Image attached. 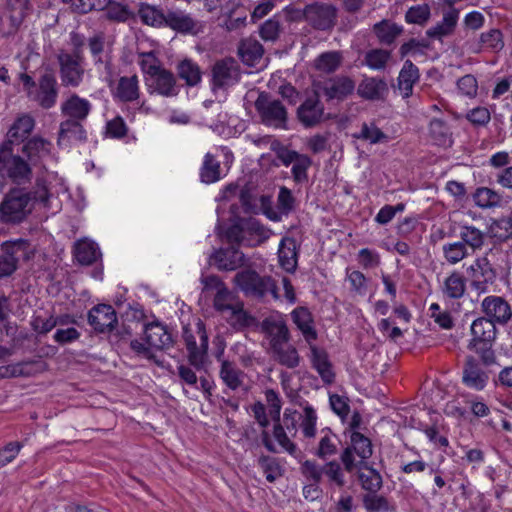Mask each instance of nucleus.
<instances>
[{
  "label": "nucleus",
  "mask_w": 512,
  "mask_h": 512,
  "mask_svg": "<svg viewBox=\"0 0 512 512\" xmlns=\"http://www.w3.org/2000/svg\"><path fill=\"white\" fill-rule=\"evenodd\" d=\"M106 36L103 32L94 33L87 39V45L95 65H110V59L104 58Z\"/></svg>",
  "instance_id": "obj_46"
},
{
  "label": "nucleus",
  "mask_w": 512,
  "mask_h": 512,
  "mask_svg": "<svg viewBox=\"0 0 512 512\" xmlns=\"http://www.w3.org/2000/svg\"><path fill=\"white\" fill-rule=\"evenodd\" d=\"M343 60L344 57L341 51H327L316 57L314 67L322 73L332 74L340 68Z\"/></svg>",
  "instance_id": "obj_38"
},
{
  "label": "nucleus",
  "mask_w": 512,
  "mask_h": 512,
  "mask_svg": "<svg viewBox=\"0 0 512 512\" xmlns=\"http://www.w3.org/2000/svg\"><path fill=\"white\" fill-rule=\"evenodd\" d=\"M264 54L263 45L255 38L242 39L238 45V55L242 62L248 66H256Z\"/></svg>",
  "instance_id": "obj_32"
},
{
  "label": "nucleus",
  "mask_w": 512,
  "mask_h": 512,
  "mask_svg": "<svg viewBox=\"0 0 512 512\" xmlns=\"http://www.w3.org/2000/svg\"><path fill=\"white\" fill-rule=\"evenodd\" d=\"M293 322L301 331L304 339L311 344L317 339V332L314 328V320L312 313L306 307H297L291 313Z\"/></svg>",
  "instance_id": "obj_31"
},
{
  "label": "nucleus",
  "mask_w": 512,
  "mask_h": 512,
  "mask_svg": "<svg viewBox=\"0 0 512 512\" xmlns=\"http://www.w3.org/2000/svg\"><path fill=\"white\" fill-rule=\"evenodd\" d=\"M31 193L21 188H12L0 203V221L16 225L26 220L32 212Z\"/></svg>",
  "instance_id": "obj_4"
},
{
  "label": "nucleus",
  "mask_w": 512,
  "mask_h": 512,
  "mask_svg": "<svg viewBox=\"0 0 512 512\" xmlns=\"http://www.w3.org/2000/svg\"><path fill=\"white\" fill-rule=\"evenodd\" d=\"M479 42L483 47L495 52L502 50L504 47L503 34L499 29H491L488 32L481 33Z\"/></svg>",
  "instance_id": "obj_61"
},
{
  "label": "nucleus",
  "mask_w": 512,
  "mask_h": 512,
  "mask_svg": "<svg viewBox=\"0 0 512 512\" xmlns=\"http://www.w3.org/2000/svg\"><path fill=\"white\" fill-rule=\"evenodd\" d=\"M309 345L312 367L318 372L324 383H333L335 379V373L332 370V364L329 361L327 352L322 348H318L317 346L312 345V343Z\"/></svg>",
  "instance_id": "obj_29"
},
{
  "label": "nucleus",
  "mask_w": 512,
  "mask_h": 512,
  "mask_svg": "<svg viewBox=\"0 0 512 512\" xmlns=\"http://www.w3.org/2000/svg\"><path fill=\"white\" fill-rule=\"evenodd\" d=\"M430 7L427 4L410 7L406 14L405 20L408 23L423 25L430 18Z\"/></svg>",
  "instance_id": "obj_64"
},
{
  "label": "nucleus",
  "mask_w": 512,
  "mask_h": 512,
  "mask_svg": "<svg viewBox=\"0 0 512 512\" xmlns=\"http://www.w3.org/2000/svg\"><path fill=\"white\" fill-rule=\"evenodd\" d=\"M462 243L465 246L471 247L473 250L479 249L483 246L485 240V233L474 226H463L460 231Z\"/></svg>",
  "instance_id": "obj_53"
},
{
  "label": "nucleus",
  "mask_w": 512,
  "mask_h": 512,
  "mask_svg": "<svg viewBox=\"0 0 512 512\" xmlns=\"http://www.w3.org/2000/svg\"><path fill=\"white\" fill-rule=\"evenodd\" d=\"M35 126V120L30 115L24 114L18 117L7 133V139L12 146H18L28 138Z\"/></svg>",
  "instance_id": "obj_33"
},
{
  "label": "nucleus",
  "mask_w": 512,
  "mask_h": 512,
  "mask_svg": "<svg viewBox=\"0 0 512 512\" xmlns=\"http://www.w3.org/2000/svg\"><path fill=\"white\" fill-rule=\"evenodd\" d=\"M488 380L489 375L482 369L479 362L473 356H468L463 368V383L471 389L481 391L487 385Z\"/></svg>",
  "instance_id": "obj_21"
},
{
  "label": "nucleus",
  "mask_w": 512,
  "mask_h": 512,
  "mask_svg": "<svg viewBox=\"0 0 512 512\" xmlns=\"http://www.w3.org/2000/svg\"><path fill=\"white\" fill-rule=\"evenodd\" d=\"M475 204L483 209L500 206L502 202L501 195L487 187H479L473 193Z\"/></svg>",
  "instance_id": "obj_48"
},
{
  "label": "nucleus",
  "mask_w": 512,
  "mask_h": 512,
  "mask_svg": "<svg viewBox=\"0 0 512 512\" xmlns=\"http://www.w3.org/2000/svg\"><path fill=\"white\" fill-rule=\"evenodd\" d=\"M321 432L324 435L319 440L315 455L318 458L325 460L337 454L338 437L331 431L330 428H325Z\"/></svg>",
  "instance_id": "obj_44"
},
{
  "label": "nucleus",
  "mask_w": 512,
  "mask_h": 512,
  "mask_svg": "<svg viewBox=\"0 0 512 512\" xmlns=\"http://www.w3.org/2000/svg\"><path fill=\"white\" fill-rule=\"evenodd\" d=\"M246 374L238 366L229 360H222L219 369V378L231 391L236 392L245 385Z\"/></svg>",
  "instance_id": "obj_28"
},
{
  "label": "nucleus",
  "mask_w": 512,
  "mask_h": 512,
  "mask_svg": "<svg viewBox=\"0 0 512 512\" xmlns=\"http://www.w3.org/2000/svg\"><path fill=\"white\" fill-rule=\"evenodd\" d=\"M315 91L325 97L327 102H342L353 95L355 81L346 75H337L320 81L314 85Z\"/></svg>",
  "instance_id": "obj_10"
},
{
  "label": "nucleus",
  "mask_w": 512,
  "mask_h": 512,
  "mask_svg": "<svg viewBox=\"0 0 512 512\" xmlns=\"http://www.w3.org/2000/svg\"><path fill=\"white\" fill-rule=\"evenodd\" d=\"M165 27L182 34L197 35L203 32V24L183 11H168Z\"/></svg>",
  "instance_id": "obj_20"
},
{
  "label": "nucleus",
  "mask_w": 512,
  "mask_h": 512,
  "mask_svg": "<svg viewBox=\"0 0 512 512\" xmlns=\"http://www.w3.org/2000/svg\"><path fill=\"white\" fill-rule=\"evenodd\" d=\"M418 67L411 61L406 60L397 78V88L403 98H409L413 94L414 84L419 80Z\"/></svg>",
  "instance_id": "obj_30"
},
{
  "label": "nucleus",
  "mask_w": 512,
  "mask_h": 512,
  "mask_svg": "<svg viewBox=\"0 0 512 512\" xmlns=\"http://www.w3.org/2000/svg\"><path fill=\"white\" fill-rule=\"evenodd\" d=\"M138 15L143 24L152 27H165L167 13L162 9L148 3H140Z\"/></svg>",
  "instance_id": "obj_40"
},
{
  "label": "nucleus",
  "mask_w": 512,
  "mask_h": 512,
  "mask_svg": "<svg viewBox=\"0 0 512 512\" xmlns=\"http://www.w3.org/2000/svg\"><path fill=\"white\" fill-rule=\"evenodd\" d=\"M150 88L159 95L165 97H174L179 93V86L177 85L175 75L163 68L162 66L151 77Z\"/></svg>",
  "instance_id": "obj_25"
},
{
  "label": "nucleus",
  "mask_w": 512,
  "mask_h": 512,
  "mask_svg": "<svg viewBox=\"0 0 512 512\" xmlns=\"http://www.w3.org/2000/svg\"><path fill=\"white\" fill-rule=\"evenodd\" d=\"M357 139H362L371 144L388 142L389 137L378 128L375 123H363L358 134H354Z\"/></svg>",
  "instance_id": "obj_51"
},
{
  "label": "nucleus",
  "mask_w": 512,
  "mask_h": 512,
  "mask_svg": "<svg viewBox=\"0 0 512 512\" xmlns=\"http://www.w3.org/2000/svg\"><path fill=\"white\" fill-rule=\"evenodd\" d=\"M491 233L500 240L512 237V212L507 217L494 220L490 225Z\"/></svg>",
  "instance_id": "obj_62"
},
{
  "label": "nucleus",
  "mask_w": 512,
  "mask_h": 512,
  "mask_svg": "<svg viewBox=\"0 0 512 512\" xmlns=\"http://www.w3.org/2000/svg\"><path fill=\"white\" fill-rule=\"evenodd\" d=\"M391 58V51L381 48L368 50L364 55L363 64L372 70H384Z\"/></svg>",
  "instance_id": "obj_50"
},
{
  "label": "nucleus",
  "mask_w": 512,
  "mask_h": 512,
  "mask_svg": "<svg viewBox=\"0 0 512 512\" xmlns=\"http://www.w3.org/2000/svg\"><path fill=\"white\" fill-rule=\"evenodd\" d=\"M177 75L189 87L197 86L202 80V71L197 63L191 59H184L177 64Z\"/></svg>",
  "instance_id": "obj_39"
},
{
  "label": "nucleus",
  "mask_w": 512,
  "mask_h": 512,
  "mask_svg": "<svg viewBox=\"0 0 512 512\" xmlns=\"http://www.w3.org/2000/svg\"><path fill=\"white\" fill-rule=\"evenodd\" d=\"M458 19L459 10L449 6V9L443 12L442 20L426 30V36L442 42L445 37H449L455 32Z\"/></svg>",
  "instance_id": "obj_22"
},
{
  "label": "nucleus",
  "mask_w": 512,
  "mask_h": 512,
  "mask_svg": "<svg viewBox=\"0 0 512 512\" xmlns=\"http://www.w3.org/2000/svg\"><path fill=\"white\" fill-rule=\"evenodd\" d=\"M0 173L17 185L30 183L33 177L30 162L15 153L10 141H3L0 145Z\"/></svg>",
  "instance_id": "obj_3"
},
{
  "label": "nucleus",
  "mask_w": 512,
  "mask_h": 512,
  "mask_svg": "<svg viewBox=\"0 0 512 512\" xmlns=\"http://www.w3.org/2000/svg\"><path fill=\"white\" fill-rule=\"evenodd\" d=\"M281 30L280 16L274 15L259 27V34L264 41L275 42L279 38Z\"/></svg>",
  "instance_id": "obj_54"
},
{
  "label": "nucleus",
  "mask_w": 512,
  "mask_h": 512,
  "mask_svg": "<svg viewBox=\"0 0 512 512\" xmlns=\"http://www.w3.org/2000/svg\"><path fill=\"white\" fill-rule=\"evenodd\" d=\"M482 308L489 320L493 323L506 324L512 317V310L508 302L499 296H488L482 302Z\"/></svg>",
  "instance_id": "obj_23"
},
{
  "label": "nucleus",
  "mask_w": 512,
  "mask_h": 512,
  "mask_svg": "<svg viewBox=\"0 0 512 512\" xmlns=\"http://www.w3.org/2000/svg\"><path fill=\"white\" fill-rule=\"evenodd\" d=\"M210 261L221 271H234L245 266L248 259L238 247L231 245L214 251Z\"/></svg>",
  "instance_id": "obj_17"
},
{
  "label": "nucleus",
  "mask_w": 512,
  "mask_h": 512,
  "mask_svg": "<svg viewBox=\"0 0 512 512\" xmlns=\"http://www.w3.org/2000/svg\"><path fill=\"white\" fill-rule=\"evenodd\" d=\"M275 360L287 368H295L299 365L300 357L295 347L292 345H280L271 349Z\"/></svg>",
  "instance_id": "obj_47"
},
{
  "label": "nucleus",
  "mask_w": 512,
  "mask_h": 512,
  "mask_svg": "<svg viewBox=\"0 0 512 512\" xmlns=\"http://www.w3.org/2000/svg\"><path fill=\"white\" fill-rule=\"evenodd\" d=\"M254 106L261 123L265 126L276 129L287 127V109L279 99L274 98L270 93L260 92Z\"/></svg>",
  "instance_id": "obj_6"
},
{
  "label": "nucleus",
  "mask_w": 512,
  "mask_h": 512,
  "mask_svg": "<svg viewBox=\"0 0 512 512\" xmlns=\"http://www.w3.org/2000/svg\"><path fill=\"white\" fill-rule=\"evenodd\" d=\"M144 340L147 345L157 350H165L173 346L171 334L166 326L159 322H151L144 325Z\"/></svg>",
  "instance_id": "obj_26"
},
{
  "label": "nucleus",
  "mask_w": 512,
  "mask_h": 512,
  "mask_svg": "<svg viewBox=\"0 0 512 512\" xmlns=\"http://www.w3.org/2000/svg\"><path fill=\"white\" fill-rule=\"evenodd\" d=\"M235 284L248 296L263 298L268 293L278 298L277 286L271 276H261L255 270L245 269L234 276Z\"/></svg>",
  "instance_id": "obj_7"
},
{
  "label": "nucleus",
  "mask_w": 512,
  "mask_h": 512,
  "mask_svg": "<svg viewBox=\"0 0 512 512\" xmlns=\"http://www.w3.org/2000/svg\"><path fill=\"white\" fill-rule=\"evenodd\" d=\"M312 165V159L306 155L301 154L299 158L293 163L291 173L295 183H305L308 181V169Z\"/></svg>",
  "instance_id": "obj_57"
},
{
  "label": "nucleus",
  "mask_w": 512,
  "mask_h": 512,
  "mask_svg": "<svg viewBox=\"0 0 512 512\" xmlns=\"http://www.w3.org/2000/svg\"><path fill=\"white\" fill-rule=\"evenodd\" d=\"M116 96L123 102L136 101L139 98L138 77H121L116 88Z\"/></svg>",
  "instance_id": "obj_42"
},
{
  "label": "nucleus",
  "mask_w": 512,
  "mask_h": 512,
  "mask_svg": "<svg viewBox=\"0 0 512 512\" xmlns=\"http://www.w3.org/2000/svg\"><path fill=\"white\" fill-rule=\"evenodd\" d=\"M304 19L317 30H329L336 22L337 9L331 4L313 3L304 8Z\"/></svg>",
  "instance_id": "obj_12"
},
{
  "label": "nucleus",
  "mask_w": 512,
  "mask_h": 512,
  "mask_svg": "<svg viewBox=\"0 0 512 512\" xmlns=\"http://www.w3.org/2000/svg\"><path fill=\"white\" fill-rule=\"evenodd\" d=\"M304 415L301 421V428L303 435L306 438H313L316 435V422H317V414L314 408L308 403L305 402L303 405Z\"/></svg>",
  "instance_id": "obj_55"
},
{
  "label": "nucleus",
  "mask_w": 512,
  "mask_h": 512,
  "mask_svg": "<svg viewBox=\"0 0 512 512\" xmlns=\"http://www.w3.org/2000/svg\"><path fill=\"white\" fill-rule=\"evenodd\" d=\"M350 441L351 444L347 446L340 455L344 470L348 473H352L356 470L359 461L366 462L373 454L370 439L360 432H352Z\"/></svg>",
  "instance_id": "obj_8"
},
{
  "label": "nucleus",
  "mask_w": 512,
  "mask_h": 512,
  "mask_svg": "<svg viewBox=\"0 0 512 512\" xmlns=\"http://www.w3.org/2000/svg\"><path fill=\"white\" fill-rule=\"evenodd\" d=\"M243 223L244 234L254 235L257 237L255 244L265 242L271 235V231L264 227L257 219L253 217L241 218Z\"/></svg>",
  "instance_id": "obj_52"
},
{
  "label": "nucleus",
  "mask_w": 512,
  "mask_h": 512,
  "mask_svg": "<svg viewBox=\"0 0 512 512\" xmlns=\"http://www.w3.org/2000/svg\"><path fill=\"white\" fill-rule=\"evenodd\" d=\"M17 80L22 85V91L28 101L35 103L43 110L55 107L60 86L53 68H45L37 80L26 72L19 73Z\"/></svg>",
  "instance_id": "obj_1"
},
{
  "label": "nucleus",
  "mask_w": 512,
  "mask_h": 512,
  "mask_svg": "<svg viewBox=\"0 0 512 512\" xmlns=\"http://www.w3.org/2000/svg\"><path fill=\"white\" fill-rule=\"evenodd\" d=\"M241 79V68L232 57H225L215 61L211 67L212 91L225 90Z\"/></svg>",
  "instance_id": "obj_9"
},
{
  "label": "nucleus",
  "mask_w": 512,
  "mask_h": 512,
  "mask_svg": "<svg viewBox=\"0 0 512 512\" xmlns=\"http://www.w3.org/2000/svg\"><path fill=\"white\" fill-rule=\"evenodd\" d=\"M61 85L64 87H78L85 74L83 67L84 58H77L68 52H61L57 55Z\"/></svg>",
  "instance_id": "obj_11"
},
{
  "label": "nucleus",
  "mask_w": 512,
  "mask_h": 512,
  "mask_svg": "<svg viewBox=\"0 0 512 512\" xmlns=\"http://www.w3.org/2000/svg\"><path fill=\"white\" fill-rule=\"evenodd\" d=\"M431 139L436 145L448 146L452 144V133L447 123L441 119L434 118L429 125Z\"/></svg>",
  "instance_id": "obj_45"
},
{
  "label": "nucleus",
  "mask_w": 512,
  "mask_h": 512,
  "mask_svg": "<svg viewBox=\"0 0 512 512\" xmlns=\"http://www.w3.org/2000/svg\"><path fill=\"white\" fill-rule=\"evenodd\" d=\"M106 10V18L114 22H126L128 19L134 17L127 5L110 0V4L104 9Z\"/></svg>",
  "instance_id": "obj_58"
},
{
  "label": "nucleus",
  "mask_w": 512,
  "mask_h": 512,
  "mask_svg": "<svg viewBox=\"0 0 512 512\" xmlns=\"http://www.w3.org/2000/svg\"><path fill=\"white\" fill-rule=\"evenodd\" d=\"M429 48V43L425 40H417L415 38L403 43L399 48L401 59L406 56L424 55L425 50Z\"/></svg>",
  "instance_id": "obj_63"
},
{
  "label": "nucleus",
  "mask_w": 512,
  "mask_h": 512,
  "mask_svg": "<svg viewBox=\"0 0 512 512\" xmlns=\"http://www.w3.org/2000/svg\"><path fill=\"white\" fill-rule=\"evenodd\" d=\"M280 266L287 272L293 273L297 268V251L295 241L288 239L282 240L278 250Z\"/></svg>",
  "instance_id": "obj_41"
},
{
  "label": "nucleus",
  "mask_w": 512,
  "mask_h": 512,
  "mask_svg": "<svg viewBox=\"0 0 512 512\" xmlns=\"http://www.w3.org/2000/svg\"><path fill=\"white\" fill-rule=\"evenodd\" d=\"M87 140V132L82 122L74 119H66L60 123L57 145L61 148H68L77 143H84Z\"/></svg>",
  "instance_id": "obj_18"
},
{
  "label": "nucleus",
  "mask_w": 512,
  "mask_h": 512,
  "mask_svg": "<svg viewBox=\"0 0 512 512\" xmlns=\"http://www.w3.org/2000/svg\"><path fill=\"white\" fill-rule=\"evenodd\" d=\"M297 118L305 128H312L326 120L325 109L320 95L314 90L297 108Z\"/></svg>",
  "instance_id": "obj_13"
},
{
  "label": "nucleus",
  "mask_w": 512,
  "mask_h": 512,
  "mask_svg": "<svg viewBox=\"0 0 512 512\" xmlns=\"http://www.w3.org/2000/svg\"><path fill=\"white\" fill-rule=\"evenodd\" d=\"M73 255L79 264L89 266L101 257V252L95 242L81 239L74 244Z\"/></svg>",
  "instance_id": "obj_34"
},
{
  "label": "nucleus",
  "mask_w": 512,
  "mask_h": 512,
  "mask_svg": "<svg viewBox=\"0 0 512 512\" xmlns=\"http://www.w3.org/2000/svg\"><path fill=\"white\" fill-rule=\"evenodd\" d=\"M258 464L262 468L268 482L273 483L277 478L282 476V469L277 459L262 455L258 459Z\"/></svg>",
  "instance_id": "obj_56"
},
{
  "label": "nucleus",
  "mask_w": 512,
  "mask_h": 512,
  "mask_svg": "<svg viewBox=\"0 0 512 512\" xmlns=\"http://www.w3.org/2000/svg\"><path fill=\"white\" fill-rule=\"evenodd\" d=\"M442 291L450 299H460L466 291V278L458 271L452 272L445 279Z\"/></svg>",
  "instance_id": "obj_43"
},
{
  "label": "nucleus",
  "mask_w": 512,
  "mask_h": 512,
  "mask_svg": "<svg viewBox=\"0 0 512 512\" xmlns=\"http://www.w3.org/2000/svg\"><path fill=\"white\" fill-rule=\"evenodd\" d=\"M363 505L368 512H387L390 509L387 498L377 492L365 494Z\"/></svg>",
  "instance_id": "obj_60"
},
{
  "label": "nucleus",
  "mask_w": 512,
  "mask_h": 512,
  "mask_svg": "<svg viewBox=\"0 0 512 512\" xmlns=\"http://www.w3.org/2000/svg\"><path fill=\"white\" fill-rule=\"evenodd\" d=\"M472 339L468 345L469 349L475 350L480 355L485 366L496 362V356L492 349L496 338V327L492 320L480 317L471 324Z\"/></svg>",
  "instance_id": "obj_2"
},
{
  "label": "nucleus",
  "mask_w": 512,
  "mask_h": 512,
  "mask_svg": "<svg viewBox=\"0 0 512 512\" xmlns=\"http://www.w3.org/2000/svg\"><path fill=\"white\" fill-rule=\"evenodd\" d=\"M443 254L448 263L456 264L468 255V250L465 243L454 242L443 246Z\"/></svg>",
  "instance_id": "obj_59"
},
{
  "label": "nucleus",
  "mask_w": 512,
  "mask_h": 512,
  "mask_svg": "<svg viewBox=\"0 0 512 512\" xmlns=\"http://www.w3.org/2000/svg\"><path fill=\"white\" fill-rule=\"evenodd\" d=\"M261 330L270 339L271 349L287 344L290 339L289 329L285 321L280 318H265L261 323Z\"/></svg>",
  "instance_id": "obj_24"
},
{
  "label": "nucleus",
  "mask_w": 512,
  "mask_h": 512,
  "mask_svg": "<svg viewBox=\"0 0 512 512\" xmlns=\"http://www.w3.org/2000/svg\"><path fill=\"white\" fill-rule=\"evenodd\" d=\"M29 245V241L22 238L2 243V254H0V278L9 277L17 270L18 258L15 254L20 250H27Z\"/></svg>",
  "instance_id": "obj_16"
},
{
  "label": "nucleus",
  "mask_w": 512,
  "mask_h": 512,
  "mask_svg": "<svg viewBox=\"0 0 512 512\" xmlns=\"http://www.w3.org/2000/svg\"><path fill=\"white\" fill-rule=\"evenodd\" d=\"M220 162L211 153H207L200 171V178L203 183L211 184L220 179Z\"/></svg>",
  "instance_id": "obj_49"
},
{
  "label": "nucleus",
  "mask_w": 512,
  "mask_h": 512,
  "mask_svg": "<svg viewBox=\"0 0 512 512\" xmlns=\"http://www.w3.org/2000/svg\"><path fill=\"white\" fill-rule=\"evenodd\" d=\"M389 87L384 78L365 76L357 86V94L368 101H385Z\"/></svg>",
  "instance_id": "obj_19"
},
{
  "label": "nucleus",
  "mask_w": 512,
  "mask_h": 512,
  "mask_svg": "<svg viewBox=\"0 0 512 512\" xmlns=\"http://www.w3.org/2000/svg\"><path fill=\"white\" fill-rule=\"evenodd\" d=\"M373 32L380 44L391 46L396 39L403 33V27L391 22L390 20H382L373 26Z\"/></svg>",
  "instance_id": "obj_37"
},
{
  "label": "nucleus",
  "mask_w": 512,
  "mask_h": 512,
  "mask_svg": "<svg viewBox=\"0 0 512 512\" xmlns=\"http://www.w3.org/2000/svg\"><path fill=\"white\" fill-rule=\"evenodd\" d=\"M91 108V103L87 99L81 98L73 93L62 102L61 113L63 116L67 117V119L83 122L88 117Z\"/></svg>",
  "instance_id": "obj_27"
},
{
  "label": "nucleus",
  "mask_w": 512,
  "mask_h": 512,
  "mask_svg": "<svg viewBox=\"0 0 512 512\" xmlns=\"http://www.w3.org/2000/svg\"><path fill=\"white\" fill-rule=\"evenodd\" d=\"M88 323L97 333H113L118 325L115 309L108 304H98L88 312Z\"/></svg>",
  "instance_id": "obj_14"
},
{
  "label": "nucleus",
  "mask_w": 512,
  "mask_h": 512,
  "mask_svg": "<svg viewBox=\"0 0 512 512\" xmlns=\"http://www.w3.org/2000/svg\"><path fill=\"white\" fill-rule=\"evenodd\" d=\"M51 143L39 136L30 138L21 148L31 165H35L41 158L50 154Z\"/></svg>",
  "instance_id": "obj_36"
},
{
  "label": "nucleus",
  "mask_w": 512,
  "mask_h": 512,
  "mask_svg": "<svg viewBox=\"0 0 512 512\" xmlns=\"http://www.w3.org/2000/svg\"><path fill=\"white\" fill-rule=\"evenodd\" d=\"M356 469L358 470L357 476L361 487L368 491V493L378 492L382 488V476L376 469L369 466L367 462L359 461Z\"/></svg>",
  "instance_id": "obj_35"
},
{
  "label": "nucleus",
  "mask_w": 512,
  "mask_h": 512,
  "mask_svg": "<svg viewBox=\"0 0 512 512\" xmlns=\"http://www.w3.org/2000/svg\"><path fill=\"white\" fill-rule=\"evenodd\" d=\"M472 287L478 293L488 292V286L493 285L497 278V269L488 257L478 258L471 266Z\"/></svg>",
  "instance_id": "obj_15"
},
{
  "label": "nucleus",
  "mask_w": 512,
  "mask_h": 512,
  "mask_svg": "<svg viewBox=\"0 0 512 512\" xmlns=\"http://www.w3.org/2000/svg\"><path fill=\"white\" fill-rule=\"evenodd\" d=\"M182 339L188 352L190 365L198 371L204 369L208 357V335L204 323L199 320L195 330L184 326Z\"/></svg>",
  "instance_id": "obj_5"
}]
</instances>
